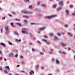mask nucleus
<instances>
[{
  "label": "nucleus",
  "instance_id": "nucleus-27",
  "mask_svg": "<svg viewBox=\"0 0 75 75\" xmlns=\"http://www.w3.org/2000/svg\"><path fill=\"white\" fill-rule=\"evenodd\" d=\"M40 1H38V4H37V5H40Z\"/></svg>",
  "mask_w": 75,
  "mask_h": 75
},
{
  "label": "nucleus",
  "instance_id": "nucleus-15",
  "mask_svg": "<svg viewBox=\"0 0 75 75\" xmlns=\"http://www.w3.org/2000/svg\"><path fill=\"white\" fill-rule=\"evenodd\" d=\"M33 6V5H29V8H32V7Z\"/></svg>",
  "mask_w": 75,
  "mask_h": 75
},
{
  "label": "nucleus",
  "instance_id": "nucleus-10",
  "mask_svg": "<svg viewBox=\"0 0 75 75\" xmlns=\"http://www.w3.org/2000/svg\"><path fill=\"white\" fill-rule=\"evenodd\" d=\"M62 8V7H58L57 8V10H60Z\"/></svg>",
  "mask_w": 75,
  "mask_h": 75
},
{
  "label": "nucleus",
  "instance_id": "nucleus-9",
  "mask_svg": "<svg viewBox=\"0 0 75 75\" xmlns=\"http://www.w3.org/2000/svg\"><path fill=\"white\" fill-rule=\"evenodd\" d=\"M5 68L8 69L9 70L10 69V68H9V67L8 66H6Z\"/></svg>",
  "mask_w": 75,
  "mask_h": 75
},
{
  "label": "nucleus",
  "instance_id": "nucleus-24",
  "mask_svg": "<svg viewBox=\"0 0 75 75\" xmlns=\"http://www.w3.org/2000/svg\"><path fill=\"white\" fill-rule=\"evenodd\" d=\"M28 13H29V14H33L32 12H28Z\"/></svg>",
  "mask_w": 75,
  "mask_h": 75
},
{
  "label": "nucleus",
  "instance_id": "nucleus-28",
  "mask_svg": "<svg viewBox=\"0 0 75 75\" xmlns=\"http://www.w3.org/2000/svg\"><path fill=\"white\" fill-rule=\"evenodd\" d=\"M44 54V53H43V52H40V54L41 55H42Z\"/></svg>",
  "mask_w": 75,
  "mask_h": 75
},
{
  "label": "nucleus",
  "instance_id": "nucleus-8",
  "mask_svg": "<svg viewBox=\"0 0 75 75\" xmlns=\"http://www.w3.org/2000/svg\"><path fill=\"white\" fill-rule=\"evenodd\" d=\"M66 12L67 15H69V12L68 10H66Z\"/></svg>",
  "mask_w": 75,
  "mask_h": 75
},
{
  "label": "nucleus",
  "instance_id": "nucleus-56",
  "mask_svg": "<svg viewBox=\"0 0 75 75\" xmlns=\"http://www.w3.org/2000/svg\"><path fill=\"white\" fill-rule=\"evenodd\" d=\"M38 42L39 44H40L41 43V42L39 41H38Z\"/></svg>",
  "mask_w": 75,
  "mask_h": 75
},
{
  "label": "nucleus",
  "instance_id": "nucleus-64",
  "mask_svg": "<svg viewBox=\"0 0 75 75\" xmlns=\"http://www.w3.org/2000/svg\"><path fill=\"white\" fill-rule=\"evenodd\" d=\"M74 58L75 59V55H74Z\"/></svg>",
  "mask_w": 75,
  "mask_h": 75
},
{
  "label": "nucleus",
  "instance_id": "nucleus-57",
  "mask_svg": "<svg viewBox=\"0 0 75 75\" xmlns=\"http://www.w3.org/2000/svg\"><path fill=\"white\" fill-rule=\"evenodd\" d=\"M49 54H52V52H49Z\"/></svg>",
  "mask_w": 75,
  "mask_h": 75
},
{
  "label": "nucleus",
  "instance_id": "nucleus-18",
  "mask_svg": "<svg viewBox=\"0 0 75 75\" xmlns=\"http://www.w3.org/2000/svg\"><path fill=\"white\" fill-rule=\"evenodd\" d=\"M10 24L11 25H12V27H14V25H13V23H11Z\"/></svg>",
  "mask_w": 75,
  "mask_h": 75
},
{
  "label": "nucleus",
  "instance_id": "nucleus-58",
  "mask_svg": "<svg viewBox=\"0 0 75 75\" xmlns=\"http://www.w3.org/2000/svg\"><path fill=\"white\" fill-rule=\"evenodd\" d=\"M69 3V1H68L67 2V4H68V3Z\"/></svg>",
  "mask_w": 75,
  "mask_h": 75
},
{
  "label": "nucleus",
  "instance_id": "nucleus-34",
  "mask_svg": "<svg viewBox=\"0 0 75 75\" xmlns=\"http://www.w3.org/2000/svg\"><path fill=\"white\" fill-rule=\"evenodd\" d=\"M10 56H13V54L12 53H11L9 55Z\"/></svg>",
  "mask_w": 75,
  "mask_h": 75
},
{
  "label": "nucleus",
  "instance_id": "nucleus-38",
  "mask_svg": "<svg viewBox=\"0 0 75 75\" xmlns=\"http://www.w3.org/2000/svg\"><path fill=\"white\" fill-rule=\"evenodd\" d=\"M22 31H25V29L24 28L22 29Z\"/></svg>",
  "mask_w": 75,
  "mask_h": 75
},
{
  "label": "nucleus",
  "instance_id": "nucleus-31",
  "mask_svg": "<svg viewBox=\"0 0 75 75\" xmlns=\"http://www.w3.org/2000/svg\"><path fill=\"white\" fill-rule=\"evenodd\" d=\"M6 19V17H3L2 18V20H5Z\"/></svg>",
  "mask_w": 75,
  "mask_h": 75
},
{
  "label": "nucleus",
  "instance_id": "nucleus-63",
  "mask_svg": "<svg viewBox=\"0 0 75 75\" xmlns=\"http://www.w3.org/2000/svg\"><path fill=\"white\" fill-rule=\"evenodd\" d=\"M21 41V40H18V42H20Z\"/></svg>",
  "mask_w": 75,
  "mask_h": 75
},
{
  "label": "nucleus",
  "instance_id": "nucleus-45",
  "mask_svg": "<svg viewBox=\"0 0 75 75\" xmlns=\"http://www.w3.org/2000/svg\"><path fill=\"white\" fill-rule=\"evenodd\" d=\"M31 72L32 73H33V74H34V71H31Z\"/></svg>",
  "mask_w": 75,
  "mask_h": 75
},
{
  "label": "nucleus",
  "instance_id": "nucleus-54",
  "mask_svg": "<svg viewBox=\"0 0 75 75\" xmlns=\"http://www.w3.org/2000/svg\"><path fill=\"white\" fill-rule=\"evenodd\" d=\"M68 26V25H65V27H67Z\"/></svg>",
  "mask_w": 75,
  "mask_h": 75
},
{
  "label": "nucleus",
  "instance_id": "nucleus-1",
  "mask_svg": "<svg viewBox=\"0 0 75 75\" xmlns=\"http://www.w3.org/2000/svg\"><path fill=\"white\" fill-rule=\"evenodd\" d=\"M5 30L6 31V34H8L9 33V32H10V30L6 26L5 27Z\"/></svg>",
  "mask_w": 75,
  "mask_h": 75
},
{
  "label": "nucleus",
  "instance_id": "nucleus-42",
  "mask_svg": "<svg viewBox=\"0 0 75 75\" xmlns=\"http://www.w3.org/2000/svg\"><path fill=\"white\" fill-rule=\"evenodd\" d=\"M21 72L23 73H25V72L24 71H21Z\"/></svg>",
  "mask_w": 75,
  "mask_h": 75
},
{
  "label": "nucleus",
  "instance_id": "nucleus-62",
  "mask_svg": "<svg viewBox=\"0 0 75 75\" xmlns=\"http://www.w3.org/2000/svg\"><path fill=\"white\" fill-rule=\"evenodd\" d=\"M2 59V57H0V60H1Z\"/></svg>",
  "mask_w": 75,
  "mask_h": 75
},
{
  "label": "nucleus",
  "instance_id": "nucleus-39",
  "mask_svg": "<svg viewBox=\"0 0 75 75\" xmlns=\"http://www.w3.org/2000/svg\"><path fill=\"white\" fill-rule=\"evenodd\" d=\"M25 1L28 3L29 2V0H25Z\"/></svg>",
  "mask_w": 75,
  "mask_h": 75
},
{
  "label": "nucleus",
  "instance_id": "nucleus-19",
  "mask_svg": "<svg viewBox=\"0 0 75 75\" xmlns=\"http://www.w3.org/2000/svg\"><path fill=\"white\" fill-rule=\"evenodd\" d=\"M62 51H59V54H62Z\"/></svg>",
  "mask_w": 75,
  "mask_h": 75
},
{
  "label": "nucleus",
  "instance_id": "nucleus-14",
  "mask_svg": "<svg viewBox=\"0 0 75 75\" xmlns=\"http://www.w3.org/2000/svg\"><path fill=\"white\" fill-rule=\"evenodd\" d=\"M56 63L57 64H58L59 63V62L57 59L56 60Z\"/></svg>",
  "mask_w": 75,
  "mask_h": 75
},
{
  "label": "nucleus",
  "instance_id": "nucleus-60",
  "mask_svg": "<svg viewBox=\"0 0 75 75\" xmlns=\"http://www.w3.org/2000/svg\"><path fill=\"white\" fill-rule=\"evenodd\" d=\"M16 41L17 42H18V40H17V39H16Z\"/></svg>",
  "mask_w": 75,
  "mask_h": 75
},
{
  "label": "nucleus",
  "instance_id": "nucleus-3",
  "mask_svg": "<svg viewBox=\"0 0 75 75\" xmlns=\"http://www.w3.org/2000/svg\"><path fill=\"white\" fill-rule=\"evenodd\" d=\"M45 27L40 28L39 30L44 31L45 29Z\"/></svg>",
  "mask_w": 75,
  "mask_h": 75
},
{
  "label": "nucleus",
  "instance_id": "nucleus-35",
  "mask_svg": "<svg viewBox=\"0 0 75 75\" xmlns=\"http://www.w3.org/2000/svg\"><path fill=\"white\" fill-rule=\"evenodd\" d=\"M42 40L46 42H47V40Z\"/></svg>",
  "mask_w": 75,
  "mask_h": 75
},
{
  "label": "nucleus",
  "instance_id": "nucleus-36",
  "mask_svg": "<svg viewBox=\"0 0 75 75\" xmlns=\"http://www.w3.org/2000/svg\"><path fill=\"white\" fill-rule=\"evenodd\" d=\"M58 35L59 36H60L61 35V34L60 33H58Z\"/></svg>",
  "mask_w": 75,
  "mask_h": 75
},
{
  "label": "nucleus",
  "instance_id": "nucleus-61",
  "mask_svg": "<svg viewBox=\"0 0 75 75\" xmlns=\"http://www.w3.org/2000/svg\"><path fill=\"white\" fill-rule=\"evenodd\" d=\"M9 16H12V15L10 14H9Z\"/></svg>",
  "mask_w": 75,
  "mask_h": 75
},
{
  "label": "nucleus",
  "instance_id": "nucleus-30",
  "mask_svg": "<svg viewBox=\"0 0 75 75\" xmlns=\"http://www.w3.org/2000/svg\"><path fill=\"white\" fill-rule=\"evenodd\" d=\"M39 66L38 65H37V66H36V68L38 69V68L39 67Z\"/></svg>",
  "mask_w": 75,
  "mask_h": 75
},
{
  "label": "nucleus",
  "instance_id": "nucleus-16",
  "mask_svg": "<svg viewBox=\"0 0 75 75\" xmlns=\"http://www.w3.org/2000/svg\"><path fill=\"white\" fill-rule=\"evenodd\" d=\"M56 6H57V5L55 4L54 5H53V8H55V7H56Z\"/></svg>",
  "mask_w": 75,
  "mask_h": 75
},
{
  "label": "nucleus",
  "instance_id": "nucleus-20",
  "mask_svg": "<svg viewBox=\"0 0 75 75\" xmlns=\"http://www.w3.org/2000/svg\"><path fill=\"white\" fill-rule=\"evenodd\" d=\"M22 33L23 34H25V31H22Z\"/></svg>",
  "mask_w": 75,
  "mask_h": 75
},
{
  "label": "nucleus",
  "instance_id": "nucleus-48",
  "mask_svg": "<svg viewBox=\"0 0 75 75\" xmlns=\"http://www.w3.org/2000/svg\"><path fill=\"white\" fill-rule=\"evenodd\" d=\"M1 33H2V32H3V30H2V29H1Z\"/></svg>",
  "mask_w": 75,
  "mask_h": 75
},
{
  "label": "nucleus",
  "instance_id": "nucleus-33",
  "mask_svg": "<svg viewBox=\"0 0 75 75\" xmlns=\"http://www.w3.org/2000/svg\"><path fill=\"white\" fill-rule=\"evenodd\" d=\"M32 50L33 51V52H34V51L35 50H34L33 48L32 49Z\"/></svg>",
  "mask_w": 75,
  "mask_h": 75
},
{
  "label": "nucleus",
  "instance_id": "nucleus-50",
  "mask_svg": "<svg viewBox=\"0 0 75 75\" xmlns=\"http://www.w3.org/2000/svg\"><path fill=\"white\" fill-rule=\"evenodd\" d=\"M0 70H2V68L1 67H0Z\"/></svg>",
  "mask_w": 75,
  "mask_h": 75
},
{
  "label": "nucleus",
  "instance_id": "nucleus-13",
  "mask_svg": "<svg viewBox=\"0 0 75 75\" xmlns=\"http://www.w3.org/2000/svg\"><path fill=\"white\" fill-rule=\"evenodd\" d=\"M8 44L10 45L11 46L12 45H13V44L10 42H8Z\"/></svg>",
  "mask_w": 75,
  "mask_h": 75
},
{
  "label": "nucleus",
  "instance_id": "nucleus-53",
  "mask_svg": "<svg viewBox=\"0 0 75 75\" xmlns=\"http://www.w3.org/2000/svg\"><path fill=\"white\" fill-rule=\"evenodd\" d=\"M68 49L69 50H71V48L70 47H68Z\"/></svg>",
  "mask_w": 75,
  "mask_h": 75
},
{
  "label": "nucleus",
  "instance_id": "nucleus-44",
  "mask_svg": "<svg viewBox=\"0 0 75 75\" xmlns=\"http://www.w3.org/2000/svg\"><path fill=\"white\" fill-rule=\"evenodd\" d=\"M19 66H20V65H17V67L18 68L19 67Z\"/></svg>",
  "mask_w": 75,
  "mask_h": 75
},
{
  "label": "nucleus",
  "instance_id": "nucleus-55",
  "mask_svg": "<svg viewBox=\"0 0 75 75\" xmlns=\"http://www.w3.org/2000/svg\"><path fill=\"white\" fill-rule=\"evenodd\" d=\"M54 60V59L53 58V59H52V61L53 62Z\"/></svg>",
  "mask_w": 75,
  "mask_h": 75
},
{
  "label": "nucleus",
  "instance_id": "nucleus-52",
  "mask_svg": "<svg viewBox=\"0 0 75 75\" xmlns=\"http://www.w3.org/2000/svg\"><path fill=\"white\" fill-rule=\"evenodd\" d=\"M37 32L38 33H40V31H37Z\"/></svg>",
  "mask_w": 75,
  "mask_h": 75
},
{
  "label": "nucleus",
  "instance_id": "nucleus-37",
  "mask_svg": "<svg viewBox=\"0 0 75 75\" xmlns=\"http://www.w3.org/2000/svg\"><path fill=\"white\" fill-rule=\"evenodd\" d=\"M50 36H52L53 35V34L52 33H50Z\"/></svg>",
  "mask_w": 75,
  "mask_h": 75
},
{
  "label": "nucleus",
  "instance_id": "nucleus-2",
  "mask_svg": "<svg viewBox=\"0 0 75 75\" xmlns=\"http://www.w3.org/2000/svg\"><path fill=\"white\" fill-rule=\"evenodd\" d=\"M55 16H50L46 17L45 18L46 19H50L54 17Z\"/></svg>",
  "mask_w": 75,
  "mask_h": 75
},
{
  "label": "nucleus",
  "instance_id": "nucleus-47",
  "mask_svg": "<svg viewBox=\"0 0 75 75\" xmlns=\"http://www.w3.org/2000/svg\"><path fill=\"white\" fill-rule=\"evenodd\" d=\"M12 13L13 14H15V12H12Z\"/></svg>",
  "mask_w": 75,
  "mask_h": 75
},
{
  "label": "nucleus",
  "instance_id": "nucleus-51",
  "mask_svg": "<svg viewBox=\"0 0 75 75\" xmlns=\"http://www.w3.org/2000/svg\"><path fill=\"white\" fill-rule=\"evenodd\" d=\"M44 37L45 38H47V37L46 36H44Z\"/></svg>",
  "mask_w": 75,
  "mask_h": 75
},
{
  "label": "nucleus",
  "instance_id": "nucleus-29",
  "mask_svg": "<svg viewBox=\"0 0 75 75\" xmlns=\"http://www.w3.org/2000/svg\"><path fill=\"white\" fill-rule=\"evenodd\" d=\"M4 71L5 72V73H6L7 74L8 73V72H7V70H4Z\"/></svg>",
  "mask_w": 75,
  "mask_h": 75
},
{
  "label": "nucleus",
  "instance_id": "nucleus-21",
  "mask_svg": "<svg viewBox=\"0 0 75 75\" xmlns=\"http://www.w3.org/2000/svg\"><path fill=\"white\" fill-rule=\"evenodd\" d=\"M30 24L31 25H37V24L36 23H30Z\"/></svg>",
  "mask_w": 75,
  "mask_h": 75
},
{
  "label": "nucleus",
  "instance_id": "nucleus-40",
  "mask_svg": "<svg viewBox=\"0 0 75 75\" xmlns=\"http://www.w3.org/2000/svg\"><path fill=\"white\" fill-rule=\"evenodd\" d=\"M21 63L23 64H25L24 62L23 61L21 62Z\"/></svg>",
  "mask_w": 75,
  "mask_h": 75
},
{
  "label": "nucleus",
  "instance_id": "nucleus-43",
  "mask_svg": "<svg viewBox=\"0 0 75 75\" xmlns=\"http://www.w3.org/2000/svg\"><path fill=\"white\" fill-rule=\"evenodd\" d=\"M73 7V6L72 5H70V7H71V8H72V7Z\"/></svg>",
  "mask_w": 75,
  "mask_h": 75
},
{
  "label": "nucleus",
  "instance_id": "nucleus-32",
  "mask_svg": "<svg viewBox=\"0 0 75 75\" xmlns=\"http://www.w3.org/2000/svg\"><path fill=\"white\" fill-rule=\"evenodd\" d=\"M68 34L69 35H70L71 36H72V35L71 34V33H68Z\"/></svg>",
  "mask_w": 75,
  "mask_h": 75
},
{
  "label": "nucleus",
  "instance_id": "nucleus-12",
  "mask_svg": "<svg viewBox=\"0 0 75 75\" xmlns=\"http://www.w3.org/2000/svg\"><path fill=\"white\" fill-rule=\"evenodd\" d=\"M42 7H46L47 6V5H46L44 4H42Z\"/></svg>",
  "mask_w": 75,
  "mask_h": 75
},
{
  "label": "nucleus",
  "instance_id": "nucleus-25",
  "mask_svg": "<svg viewBox=\"0 0 75 75\" xmlns=\"http://www.w3.org/2000/svg\"><path fill=\"white\" fill-rule=\"evenodd\" d=\"M62 53L64 54V55L66 54V53L64 52V51H62Z\"/></svg>",
  "mask_w": 75,
  "mask_h": 75
},
{
  "label": "nucleus",
  "instance_id": "nucleus-7",
  "mask_svg": "<svg viewBox=\"0 0 75 75\" xmlns=\"http://www.w3.org/2000/svg\"><path fill=\"white\" fill-rule=\"evenodd\" d=\"M23 17L25 18H28V16H23Z\"/></svg>",
  "mask_w": 75,
  "mask_h": 75
},
{
  "label": "nucleus",
  "instance_id": "nucleus-22",
  "mask_svg": "<svg viewBox=\"0 0 75 75\" xmlns=\"http://www.w3.org/2000/svg\"><path fill=\"white\" fill-rule=\"evenodd\" d=\"M24 22L25 23H28V21L27 20H25L24 21Z\"/></svg>",
  "mask_w": 75,
  "mask_h": 75
},
{
  "label": "nucleus",
  "instance_id": "nucleus-46",
  "mask_svg": "<svg viewBox=\"0 0 75 75\" xmlns=\"http://www.w3.org/2000/svg\"><path fill=\"white\" fill-rule=\"evenodd\" d=\"M18 55H17V54H16V55H15V57H18Z\"/></svg>",
  "mask_w": 75,
  "mask_h": 75
},
{
  "label": "nucleus",
  "instance_id": "nucleus-4",
  "mask_svg": "<svg viewBox=\"0 0 75 75\" xmlns=\"http://www.w3.org/2000/svg\"><path fill=\"white\" fill-rule=\"evenodd\" d=\"M22 13H25V14H27V13H28V11H25V10H23L22 11Z\"/></svg>",
  "mask_w": 75,
  "mask_h": 75
},
{
  "label": "nucleus",
  "instance_id": "nucleus-6",
  "mask_svg": "<svg viewBox=\"0 0 75 75\" xmlns=\"http://www.w3.org/2000/svg\"><path fill=\"white\" fill-rule=\"evenodd\" d=\"M63 2L62 1L60 2L59 3V4L60 5H63Z\"/></svg>",
  "mask_w": 75,
  "mask_h": 75
},
{
  "label": "nucleus",
  "instance_id": "nucleus-5",
  "mask_svg": "<svg viewBox=\"0 0 75 75\" xmlns=\"http://www.w3.org/2000/svg\"><path fill=\"white\" fill-rule=\"evenodd\" d=\"M0 45H2V46H4L5 47H6V45L4 44V43L3 42L1 43Z\"/></svg>",
  "mask_w": 75,
  "mask_h": 75
},
{
  "label": "nucleus",
  "instance_id": "nucleus-41",
  "mask_svg": "<svg viewBox=\"0 0 75 75\" xmlns=\"http://www.w3.org/2000/svg\"><path fill=\"white\" fill-rule=\"evenodd\" d=\"M29 73L30 75H33V74H32L31 72H30Z\"/></svg>",
  "mask_w": 75,
  "mask_h": 75
},
{
  "label": "nucleus",
  "instance_id": "nucleus-26",
  "mask_svg": "<svg viewBox=\"0 0 75 75\" xmlns=\"http://www.w3.org/2000/svg\"><path fill=\"white\" fill-rule=\"evenodd\" d=\"M17 24L19 26H21V25L20 23H17Z\"/></svg>",
  "mask_w": 75,
  "mask_h": 75
},
{
  "label": "nucleus",
  "instance_id": "nucleus-49",
  "mask_svg": "<svg viewBox=\"0 0 75 75\" xmlns=\"http://www.w3.org/2000/svg\"><path fill=\"white\" fill-rule=\"evenodd\" d=\"M46 42L47 43V45L49 44H50L49 42Z\"/></svg>",
  "mask_w": 75,
  "mask_h": 75
},
{
  "label": "nucleus",
  "instance_id": "nucleus-59",
  "mask_svg": "<svg viewBox=\"0 0 75 75\" xmlns=\"http://www.w3.org/2000/svg\"><path fill=\"white\" fill-rule=\"evenodd\" d=\"M41 69H44V68L43 67H41Z\"/></svg>",
  "mask_w": 75,
  "mask_h": 75
},
{
  "label": "nucleus",
  "instance_id": "nucleus-11",
  "mask_svg": "<svg viewBox=\"0 0 75 75\" xmlns=\"http://www.w3.org/2000/svg\"><path fill=\"white\" fill-rule=\"evenodd\" d=\"M15 21H20V20L18 19H15Z\"/></svg>",
  "mask_w": 75,
  "mask_h": 75
},
{
  "label": "nucleus",
  "instance_id": "nucleus-17",
  "mask_svg": "<svg viewBox=\"0 0 75 75\" xmlns=\"http://www.w3.org/2000/svg\"><path fill=\"white\" fill-rule=\"evenodd\" d=\"M54 38L56 40H58V38L56 36H54Z\"/></svg>",
  "mask_w": 75,
  "mask_h": 75
},
{
  "label": "nucleus",
  "instance_id": "nucleus-23",
  "mask_svg": "<svg viewBox=\"0 0 75 75\" xmlns=\"http://www.w3.org/2000/svg\"><path fill=\"white\" fill-rule=\"evenodd\" d=\"M15 33L17 35H18V33L16 31H15Z\"/></svg>",
  "mask_w": 75,
  "mask_h": 75
}]
</instances>
